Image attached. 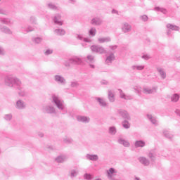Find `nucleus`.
<instances>
[{"label":"nucleus","mask_w":180,"mask_h":180,"mask_svg":"<svg viewBox=\"0 0 180 180\" xmlns=\"http://www.w3.org/2000/svg\"><path fill=\"white\" fill-rule=\"evenodd\" d=\"M4 84L10 88H15L18 89L19 96H26V91L22 85V82L17 77L12 76H6L4 79Z\"/></svg>","instance_id":"1"},{"label":"nucleus","mask_w":180,"mask_h":180,"mask_svg":"<svg viewBox=\"0 0 180 180\" xmlns=\"http://www.w3.org/2000/svg\"><path fill=\"white\" fill-rule=\"evenodd\" d=\"M52 99L53 103L57 106L59 110H63L64 109V101H63L58 96L53 95L52 96Z\"/></svg>","instance_id":"2"},{"label":"nucleus","mask_w":180,"mask_h":180,"mask_svg":"<svg viewBox=\"0 0 180 180\" xmlns=\"http://www.w3.org/2000/svg\"><path fill=\"white\" fill-rule=\"evenodd\" d=\"M82 63V59H81V58L74 57L66 60L64 63V65L65 67H70L71 64H77V65H80V64Z\"/></svg>","instance_id":"3"},{"label":"nucleus","mask_w":180,"mask_h":180,"mask_svg":"<svg viewBox=\"0 0 180 180\" xmlns=\"http://www.w3.org/2000/svg\"><path fill=\"white\" fill-rule=\"evenodd\" d=\"M90 49L93 53H98V54H105L106 53L105 48L101 45H92Z\"/></svg>","instance_id":"4"},{"label":"nucleus","mask_w":180,"mask_h":180,"mask_svg":"<svg viewBox=\"0 0 180 180\" xmlns=\"http://www.w3.org/2000/svg\"><path fill=\"white\" fill-rule=\"evenodd\" d=\"M117 174V171H116L115 168H110L108 170H107V176L108 179H113V178L116 176Z\"/></svg>","instance_id":"5"},{"label":"nucleus","mask_w":180,"mask_h":180,"mask_svg":"<svg viewBox=\"0 0 180 180\" xmlns=\"http://www.w3.org/2000/svg\"><path fill=\"white\" fill-rule=\"evenodd\" d=\"M118 115L120 116H122L123 119H126L127 120H130V115H129V112L124 110L120 109L117 110Z\"/></svg>","instance_id":"6"},{"label":"nucleus","mask_w":180,"mask_h":180,"mask_svg":"<svg viewBox=\"0 0 180 180\" xmlns=\"http://www.w3.org/2000/svg\"><path fill=\"white\" fill-rule=\"evenodd\" d=\"M121 29L123 33H129L131 32V25L128 22H124Z\"/></svg>","instance_id":"7"},{"label":"nucleus","mask_w":180,"mask_h":180,"mask_svg":"<svg viewBox=\"0 0 180 180\" xmlns=\"http://www.w3.org/2000/svg\"><path fill=\"white\" fill-rule=\"evenodd\" d=\"M54 79L56 82H57L58 84H61V85H65V84H66L67 82L65 78H64V77L61 75H55Z\"/></svg>","instance_id":"8"},{"label":"nucleus","mask_w":180,"mask_h":180,"mask_svg":"<svg viewBox=\"0 0 180 180\" xmlns=\"http://www.w3.org/2000/svg\"><path fill=\"white\" fill-rule=\"evenodd\" d=\"M143 94H146V95H150L151 94H154V92H157V87H143Z\"/></svg>","instance_id":"9"},{"label":"nucleus","mask_w":180,"mask_h":180,"mask_svg":"<svg viewBox=\"0 0 180 180\" xmlns=\"http://www.w3.org/2000/svg\"><path fill=\"white\" fill-rule=\"evenodd\" d=\"M87 63H89L90 65V68H95V65L94 63H95V56L92 55H88L87 56Z\"/></svg>","instance_id":"10"},{"label":"nucleus","mask_w":180,"mask_h":180,"mask_svg":"<svg viewBox=\"0 0 180 180\" xmlns=\"http://www.w3.org/2000/svg\"><path fill=\"white\" fill-rule=\"evenodd\" d=\"M15 108L20 110L25 109L26 108V103L22 100H18L16 101Z\"/></svg>","instance_id":"11"},{"label":"nucleus","mask_w":180,"mask_h":180,"mask_svg":"<svg viewBox=\"0 0 180 180\" xmlns=\"http://www.w3.org/2000/svg\"><path fill=\"white\" fill-rule=\"evenodd\" d=\"M111 40L112 39L110 37H102L98 38L97 41L100 44H102L103 43H109L110 41H111Z\"/></svg>","instance_id":"12"},{"label":"nucleus","mask_w":180,"mask_h":180,"mask_svg":"<svg viewBox=\"0 0 180 180\" xmlns=\"http://www.w3.org/2000/svg\"><path fill=\"white\" fill-rule=\"evenodd\" d=\"M157 71L160 74L162 79H165L167 78V72L162 68H157Z\"/></svg>","instance_id":"13"},{"label":"nucleus","mask_w":180,"mask_h":180,"mask_svg":"<svg viewBox=\"0 0 180 180\" xmlns=\"http://www.w3.org/2000/svg\"><path fill=\"white\" fill-rule=\"evenodd\" d=\"M139 162H141L143 165H145V167H148V165H150V160L147 159V158L144 157H140L138 158Z\"/></svg>","instance_id":"14"},{"label":"nucleus","mask_w":180,"mask_h":180,"mask_svg":"<svg viewBox=\"0 0 180 180\" xmlns=\"http://www.w3.org/2000/svg\"><path fill=\"white\" fill-rule=\"evenodd\" d=\"M91 24L93 25L94 26H99L102 25V20H101V18H93L91 20Z\"/></svg>","instance_id":"15"},{"label":"nucleus","mask_w":180,"mask_h":180,"mask_svg":"<svg viewBox=\"0 0 180 180\" xmlns=\"http://www.w3.org/2000/svg\"><path fill=\"white\" fill-rule=\"evenodd\" d=\"M77 119L78 122H82V123H89V120H91L89 117L81 115L77 116Z\"/></svg>","instance_id":"16"},{"label":"nucleus","mask_w":180,"mask_h":180,"mask_svg":"<svg viewBox=\"0 0 180 180\" xmlns=\"http://www.w3.org/2000/svg\"><path fill=\"white\" fill-rule=\"evenodd\" d=\"M96 100L97 101V102L98 103V105H100V106H102L103 108H106V106H108V103H106L105 99H103L102 98L97 97V98H96Z\"/></svg>","instance_id":"17"},{"label":"nucleus","mask_w":180,"mask_h":180,"mask_svg":"<svg viewBox=\"0 0 180 180\" xmlns=\"http://www.w3.org/2000/svg\"><path fill=\"white\" fill-rule=\"evenodd\" d=\"M147 117L153 124L155 126H158V121H157V119L155 117L150 114H148Z\"/></svg>","instance_id":"18"},{"label":"nucleus","mask_w":180,"mask_h":180,"mask_svg":"<svg viewBox=\"0 0 180 180\" xmlns=\"http://www.w3.org/2000/svg\"><path fill=\"white\" fill-rule=\"evenodd\" d=\"M115 58V54H113V53H111L108 56H107L105 59V63L109 65L110 64H112V62L114 61Z\"/></svg>","instance_id":"19"},{"label":"nucleus","mask_w":180,"mask_h":180,"mask_svg":"<svg viewBox=\"0 0 180 180\" xmlns=\"http://www.w3.org/2000/svg\"><path fill=\"white\" fill-rule=\"evenodd\" d=\"M60 19H61V15L60 14H57L53 18L54 23H56V25H58L59 26H62L63 22L60 21Z\"/></svg>","instance_id":"20"},{"label":"nucleus","mask_w":180,"mask_h":180,"mask_svg":"<svg viewBox=\"0 0 180 180\" xmlns=\"http://www.w3.org/2000/svg\"><path fill=\"white\" fill-rule=\"evenodd\" d=\"M86 158V160H89V161H98V160H99L98 155L87 154Z\"/></svg>","instance_id":"21"},{"label":"nucleus","mask_w":180,"mask_h":180,"mask_svg":"<svg viewBox=\"0 0 180 180\" xmlns=\"http://www.w3.org/2000/svg\"><path fill=\"white\" fill-rule=\"evenodd\" d=\"M131 70L134 71H143L145 68V66L143 65H134L131 67Z\"/></svg>","instance_id":"22"},{"label":"nucleus","mask_w":180,"mask_h":180,"mask_svg":"<svg viewBox=\"0 0 180 180\" xmlns=\"http://www.w3.org/2000/svg\"><path fill=\"white\" fill-rule=\"evenodd\" d=\"M118 143L119 144H122V146H124V147H130V143L128 141L124 140V139L120 138L118 139Z\"/></svg>","instance_id":"23"},{"label":"nucleus","mask_w":180,"mask_h":180,"mask_svg":"<svg viewBox=\"0 0 180 180\" xmlns=\"http://www.w3.org/2000/svg\"><path fill=\"white\" fill-rule=\"evenodd\" d=\"M44 112H46V113H56V108H54V107L53 106H46L44 108Z\"/></svg>","instance_id":"24"},{"label":"nucleus","mask_w":180,"mask_h":180,"mask_svg":"<svg viewBox=\"0 0 180 180\" xmlns=\"http://www.w3.org/2000/svg\"><path fill=\"white\" fill-rule=\"evenodd\" d=\"M134 146L135 148H139L140 147L143 148V147H146V143L143 141H136Z\"/></svg>","instance_id":"25"},{"label":"nucleus","mask_w":180,"mask_h":180,"mask_svg":"<svg viewBox=\"0 0 180 180\" xmlns=\"http://www.w3.org/2000/svg\"><path fill=\"white\" fill-rule=\"evenodd\" d=\"M0 30L3 33H6V34H12V30H11V29L6 26H4L2 27H0Z\"/></svg>","instance_id":"26"},{"label":"nucleus","mask_w":180,"mask_h":180,"mask_svg":"<svg viewBox=\"0 0 180 180\" xmlns=\"http://www.w3.org/2000/svg\"><path fill=\"white\" fill-rule=\"evenodd\" d=\"M68 159V158L66 155H60L56 158V162L61 163L67 161Z\"/></svg>","instance_id":"27"},{"label":"nucleus","mask_w":180,"mask_h":180,"mask_svg":"<svg viewBox=\"0 0 180 180\" xmlns=\"http://www.w3.org/2000/svg\"><path fill=\"white\" fill-rule=\"evenodd\" d=\"M77 39L79 40H81L82 41H85L86 43H91L92 40L89 38H84L82 34H78L77 35Z\"/></svg>","instance_id":"28"},{"label":"nucleus","mask_w":180,"mask_h":180,"mask_svg":"<svg viewBox=\"0 0 180 180\" xmlns=\"http://www.w3.org/2000/svg\"><path fill=\"white\" fill-rule=\"evenodd\" d=\"M163 134L165 137L169 139V140H172L174 138V134H172V133L169 132V131H164Z\"/></svg>","instance_id":"29"},{"label":"nucleus","mask_w":180,"mask_h":180,"mask_svg":"<svg viewBox=\"0 0 180 180\" xmlns=\"http://www.w3.org/2000/svg\"><path fill=\"white\" fill-rule=\"evenodd\" d=\"M180 96L178 94H172L171 96V101L176 103L179 101Z\"/></svg>","instance_id":"30"},{"label":"nucleus","mask_w":180,"mask_h":180,"mask_svg":"<svg viewBox=\"0 0 180 180\" xmlns=\"http://www.w3.org/2000/svg\"><path fill=\"white\" fill-rule=\"evenodd\" d=\"M108 99L110 102L115 101V94L111 90L108 91Z\"/></svg>","instance_id":"31"},{"label":"nucleus","mask_w":180,"mask_h":180,"mask_svg":"<svg viewBox=\"0 0 180 180\" xmlns=\"http://www.w3.org/2000/svg\"><path fill=\"white\" fill-rule=\"evenodd\" d=\"M54 32L58 36H64V34H65V31L64 30L56 29Z\"/></svg>","instance_id":"32"},{"label":"nucleus","mask_w":180,"mask_h":180,"mask_svg":"<svg viewBox=\"0 0 180 180\" xmlns=\"http://www.w3.org/2000/svg\"><path fill=\"white\" fill-rule=\"evenodd\" d=\"M154 11H156L157 12H161L162 13H164V15H166L167 13V9L161 7H155L154 8Z\"/></svg>","instance_id":"33"},{"label":"nucleus","mask_w":180,"mask_h":180,"mask_svg":"<svg viewBox=\"0 0 180 180\" xmlns=\"http://www.w3.org/2000/svg\"><path fill=\"white\" fill-rule=\"evenodd\" d=\"M120 96L122 98V99H131V96H126V94H124L122 90H120Z\"/></svg>","instance_id":"34"},{"label":"nucleus","mask_w":180,"mask_h":180,"mask_svg":"<svg viewBox=\"0 0 180 180\" xmlns=\"http://www.w3.org/2000/svg\"><path fill=\"white\" fill-rule=\"evenodd\" d=\"M0 22L4 25H11L12 23V21L9 18H1L0 19Z\"/></svg>","instance_id":"35"},{"label":"nucleus","mask_w":180,"mask_h":180,"mask_svg":"<svg viewBox=\"0 0 180 180\" xmlns=\"http://www.w3.org/2000/svg\"><path fill=\"white\" fill-rule=\"evenodd\" d=\"M167 28L170 29V30H179V27L171 24H167Z\"/></svg>","instance_id":"36"},{"label":"nucleus","mask_w":180,"mask_h":180,"mask_svg":"<svg viewBox=\"0 0 180 180\" xmlns=\"http://www.w3.org/2000/svg\"><path fill=\"white\" fill-rule=\"evenodd\" d=\"M89 36H91V37H94L96 34V27H92L90 29L89 31Z\"/></svg>","instance_id":"37"},{"label":"nucleus","mask_w":180,"mask_h":180,"mask_svg":"<svg viewBox=\"0 0 180 180\" xmlns=\"http://www.w3.org/2000/svg\"><path fill=\"white\" fill-rule=\"evenodd\" d=\"M32 41L36 44H39L43 41V39L41 37H34L32 38Z\"/></svg>","instance_id":"38"},{"label":"nucleus","mask_w":180,"mask_h":180,"mask_svg":"<svg viewBox=\"0 0 180 180\" xmlns=\"http://www.w3.org/2000/svg\"><path fill=\"white\" fill-rule=\"evenodd\" d=\"M117 130H116V127H110L109 128V134H112V136H115V134H116L117 133Z\"/></svg>","instance_id":"39"},{"label":"nucleus","mask_w":180,"mask_h":180,"mask_svg":"<svg viewBox=\"0 0 180 180\" xmlns=\"http://www.w3.org/2000/svg\"><path fill=\"white\" fill-rule=\"evenodd\" d=\"M63 143H65V144H72V139L65 136V138H63Z\"/></svg>","instance_id":"40"},{"label":"nucleus","mask_w":180,"mask_h":180,"mask_svg":"<svg viewBox=\"0 0 180 180\" xmlns=\"http://www.w3.org/2000/svg\"><path fill=\"white\" fill-rule=\"evenodd\" d=\"M122 126L124 129H130V123H129L127 120L122 122Z\"/></svg>","instance_id":"41"},{"label":"nucleus","mask_w":180,"mask_h":180,"mask_svg":"<svg viewBox=\"0 0 180 180\" xmlns=\"http://www.w3.org/2000/svg\"><path fill=\"white\" fill-rule=\"evenodd\" d=\"M78 175V170L72 169L70 171V176L71 178H75Z\"/></svg>","instance_id":"42"},{"label":"nucleus","mask_w":180,"mask_h":180,"mask_svg":"<svg viewBox=\"0 0 180 180\" xmlns=\"http://www.w3.org/2000/svg\"><path fill=\"white\" fill-rule=\"evenodd\" d=\"M148 157L152 161H155V153L150 152L148 154Z\"/></svg>","instance_id":"43"},{"label":"nucleus","mask_w":180,"mask_h":180,"mask_svg":"<svg viewBox=\"0 0 180 180\" xmlns=\"http://www.w3.org/2000/svg\"><path fill=\"white\" fill-rule=\"evenodd\" d=\"M34 29L32 27H28L27 29H25L23 30V33H29V32H33Z\"/></svg>","instance_id":"44"},{"label":"nucleus","mask_w":180,"mask_h":180,"mask_svg":"<svg viewBox=\"0 0 180 180\" xmlns=\"http://www.w3.org/2000/svg\"><path fill=\"white\" fill-rule=\"evenodd\" d=\"M79 84L78 82H71V86L72 88H77L79 86Z\"/></svg>","instance_id":"45"},{"label":"nucleus","mask_w":180,"mask_h":180,"mask_svg":"<svg viewBox=\"0 0 180 180\" xmlns=\"http://www.w3.org/2000/svg\"><path fill=\"white\" fill-rule=\"evenodd\" d=\"M48 8H49V9H57V6H56L54 4L49 3L48 4Z\"/></svg>","instance_id":"46"},{"label":"nucleus","mask_w":180,"mask_h":180,"mask_svg":"<svg viewBox=\"0 0 180 180\" xmlns=\"http://www.w3.org/2000/svg\"><path fill=\"white\" fill-rule=\"evenodd\" d=\"M4 119L6 120H12V115L11 114L6 115L4 117Z\"/></svg>","instance_id":"47"},{"label":"nucleus","mask_w":180,"mask_h":180,"mask_svg":"<svg viewBox=\"0 0 180 180\" xmlns=\"http://www.w3.org/2000/svg\"><path fill=\"white\" fill-rule=\"evenodd\" d=\"M84 179H86V180L92 179V175H91L89 174H84Z\"/></svg>","instance_id":"48"},{"label":"nucleus","mask_w":180,"mask_h":180,"mask_svg":"<svg viewBox=\"0 0 180 180\" xmlns=\"http://www.w3.org/2000/svg\"><path fill=\"white\" fill-rule=\"evenodd\" d=\"M0 14L1 15H8V11L5 9H0Z\"/></svg>","instance_id":"49"},{"label":"nucleus","mask_w":180,"mask_h":180,"mask_svg":"<svg viewBox=\"0 0 180 180\" xmlns=\"http://www.w3.org/2000/svg\"><path fill=\"white\" fill-rule=\"evenodd\" d=\"M141 58H143V60H150L151 57L150 56V55H143L141 56Z\"/></svg>","instance_id":"50"},{"label":"nucleus","mask_w":180,"mask_h":180,"mask_svg":"<svg viewBox=\"0 0 180 180\" xmlns=\"http://www.w3.org/2000/svg\"><path fill=\"white\" fill-rule=\"evenodd\" d=\"M141 19L142 20H143V22H147V20H148V17L146 15H143L142 17H141Z\"/></svg>","instance_id":"51"},{"label":"nucleus","mask_w":180,"mask_h":180,"mask_svg":"<svg viewBox=\"0 0 180 180\" xmlns=\"http://www.w3.org/2000/svg\"><path fill=\"white\" fill-rule=\"evenodd\" d=\"M30 20L31 23H34L36 22V18L33 16H31Z\"/></svg>","instance_id":"52"},{"label":"nucleus","mask_w":180,"mask_h":180,"mask_svg":"<svg viewBox=\"0 0 180 180\" xmlns=\"http://www.w3.org/2000/svg\"><path fill=\"white\" fill-rule=\"evenodd\" d=\"M53 53L52 50L48 49L46 51L45 54L46 56H49V54H51Z\"/></svg>","instance_id":"53"},{"label":"nucleus","mask_w":180,"mask_h":180,"mask_svg":"<svg viewBox=\"0 0 180 180\" xmlns=\"http://www.w3.org/2000/svg\"><path fill=\"white\" fill-rule=\"evenodd\" d=\"M110 49L111 50H116V49H117V46L115 45V46H110Z\"/></svg>","instance_id":"54"},{"label":"nucleus","mask_w":180,"mask_h":180,"mask_svg":"<svg viewBox=\"0 0 180 180\" xmlns=\"http://www.w3.org/2000/svg\"><path fill=\"white\" fill-rule=\"evenodd\" d=\"M174 112H175L176 115H177V116H179V117H180V110L176 109Z\"/></svg>","instance_id":"55"},{"label":"nucleus","mask_w":180,"mask_h":180,"mask_svg":"<svg viewBox=\"0 0 180 180\" xmlns=\"http://www.w3.org/2000/svg\"><path fill=\"white\" fill-rule=\"evenodd\" d=\"M5 54V51L4 49H0V56H4Z\"/></svg>","instance_id":"56"},{"label":"nucleus","mask_w":180,"mask_h":180,"mask_svg":"<svg viewBox=\"0 0 180 180\" xmlns=\"http://www.w3.org/2000/svg\"><path fill=\"white\" fill-rule=\"evenodd\" d=\"M38 136H39V137H44V133H41V132H39V133L38 134Z\"/></svg>","instance_id":"57"},{"label":"nucleus","mask_w":180,"mask_h":180,"mask_svg":"<svg viewBox=\"0 0 180 180\" xmlns=\"http://www.w3.org/2000/svg\"><path fill=\"white\" fill-rule=\"evenodd\" d=\"M112 13H115L116 15H117L118 12H117V11L112 9Z\"/></svg>","instance_id":"58"},{"label":"nucleus","mask_w":180,"mask_h":180,"mask_svg":"<svg viewBox=\"0 0 180 180\" xmlns=\"http://www.w3.org/2000/svg\"><path fill=\"white\" fill-rule=\"evenodd\" d=\"M134 89L135 91H136V92H138V94H140V89L136 88H134Z\"/></svg>","instance_id":"59"},{"label":"nucleus","mask_w":180,"mask_h":180,"mask_svg":"<svg viewBox=\"0 0 180 180\" xmlns=\"http://www.w3.org/2000/svg\"><path fill=\"white\" fill-rule=\"evenodd\" d=\"M167 35L171 34V30H169L167 32Z\"/></svg>","instance_id":"60"},{"label":"nucleus","mask_w":180,"mask_h":180,"mask_svg":"<svg viewBox=\"0 0 180 180\" xmlns=\"http://www.w3.org/2000/svg\"><path fill=\"white\" fill-rule=\"evenodd\" d=\"M0 81H2V75L0 74Z\"/></svg>","instance_id":"61"},{"label":"nucleus","mask_w":180,"mask_h":180,"mask_svg":"<svg viewBox=\"0 0 180 180\" xmlns=\"http://www.w3.org/2000/svg\"><path fill=\"white\" fill-rule=\"evenodd\" d=\"M71 1L74 3V2H75V0H71Z\"/></svg>","instance_id":"62"},{"label":"nucleus","mask_w":180,"mask_h":180,"mask_svg":"<svg viewBox=\"0 0 180 180\" xmlns=\"http://www.w3.org/2000/svg\"><path fill=\"white\" fill-rule=\"evenodd\" d=\"M136 180H139V178H136Z\"/></svg>","instance_id":"63"}]
</instances>
